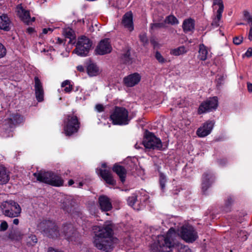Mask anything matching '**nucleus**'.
Masks as SVG:
<instances>
[{"label": "nucleus", "instance_id": "28", "mask_svg": "<svg viewBox=\"0 0 252 252\" xmlns=\"http://www.w3.org/2000/svg\"><path fill=\"white\" fill-rule=\"evenodd\" d=\"M223 11H216L214 12L212 18V26L217 27L220 25V22L222 17V13Z\"/></svg>", "mask_w": 252, "mask_h": 252}, {"label": "nucleus", "instance_id": "22", "mask_svg": "<svg viewBox=\"0 0 252 252\" xmlns=\"http://www.w3.org/2000/svg\"><path fill=\"white\" fill-rule=\"evenodd\" d=\"M122 24L127 30L131 32L134 27L132 20V14L131 12L126 13L123 17Z\"/></svg>", "mask_w": 252, "mask_h": 252}, {"label": "nucleus", "instance_id": "48", "mask_svg": "<svg viewBox=\"0 0 252 252\" xmlns=\"http://www.w3.org/2000/svg\"><path fill=\"white\" fill-rule=\"evenodd\" d=\"M6 54V49L3 45L0 43V58L4 57Z\"/></svg>", "mask_w": 252, "mask_h": 252}, {"label": "nucleus", "instance_id": "40", "mask_svg": "<svg viewBox=\"0 0 252 252\" xmlns=\"http://www.w3.org/2000/svg\"><path fill=\"white\" fill-rule=\"evenodd\" d=\"M166 182V177L163 174H160L159 177V183L161 189L163 190L165 188V185Z\"/></svg>", "mask_w": 252, "mask_h": 252}, {"label": "nucleus", "instance_id": "41", "mask_svg": "<svg viewBox=\"0 0 252 252\" xmlns=\"http://www.w3.org/2000/svg\"><path fill=\"white\" fill-rule=\"evenodd\" d=\"M8 237L12 240H19L21 239V233L20 232H16L14 234L11 233L9 234Z\"/></svg>", "mask_w": 252, "mask_h": 252}, {"label": "nucleus", "instance_id": "8", "mask_svg": "<svg viewBox=\"0 0 252 252\" xmlns=\"http://www.w3.org/2000/svg\"><path fill=\"white\" fill-rule=\"evenodd\" d=\"M79 128V123L76 116L68 115L63 122V130L66 135H71L77 132Z\"/></svg>", "mask_w": 252, "mask_h": 252}, {"label": "nucleus", "instance_id": "53", "mask_svg": "<svg viewBox=\"0 0 252 252\" xmlns=\"http://www.w3.org/2000/svg\"><path fill=\"white\" fill-rule=\"evenodd\" d=\"M248 39L251 41L252 40V24H251V28L248 34Z\"/></svg>", "mask_w": 252, "mask_h": 252}, {"label": "nucleus", "instance_id": "18", "mask_svg": "<svg viewBox=\"0 0 252 252\" xmlns=\"http://www.w3.org/2000/svg\"><path fill=\"white\" fill-rule=\"evenodd\" d=\"M98 204L102 211L107 212L112 208L110 199L105 195H101L99 197Z\"/></svg>", "mask_w": 252, "mask_h": 252}, {"label": "nucleus", "instance_id": "45", "mask_svg": "<svg viewBox=\"0 0 252 252\" xmlns=\"http://www.w3.org/2000/svg\"><path fill=\"white\" fill-rule=\"evenodd\" d=\"M165 23H154L151 25V29H155L157 28H161L165 27Z\"/></svg>", "mask_w": 252, "mask_h": 252}, {"label": "nucleus", "instance_id": "36", "mask_svg": "<svg viewBox=\"0 0 252 252\" xmlns=\"http://www.w3.org/2000/svg\"><path fill=\"white\" fill-rule=\"evenodd\" d=\"M130 52L129 50H127L126 53H125L122 58V59L124 63L129 64L131 63V60L130 57Z\"/></svg>", "mask_w": 252, "mask_h": 252}, {"label": "nucleus", "instance_id": "3", "mask_svg": "<svg viewBox=\"0 0 252 252\" xmlns=\"http://www.w3.org/2000/svg\"><path fill=\"white\" fill-rule=\"evenodd\" d=\"M36 180L53 186L60 187L63 186V180L58 174L50 171H37L33 174Z\"/></svg>", "mask_w": 252, "mask_h": 252}, {"label": "nucleus", "instance_id": "27", "mask_svg": "<svg viewBox=\"0 0 252 252\" xmlns=\"http://www.w3.org/2000/svg\"><path fill=\"white\" fill-rule=\"evenodd\" d=\"M182 27L185 32L192 31L194 29V21L191 18L186 19L184 21Z\"/></svg>", "mask_w": 252, "mask_h": 252}, {"label": "nucleus", "instance_id": "33", "mask_svg": "<svg viewBox=\"0 0 252 252\" xmlns=\"http://www.w3.org/2000/svg\"><path fill=\"white\" fill-rule=\"evenodd\" d=\"M164 23H167L171 25H177L179 24V21L174 16L169 15L166 18Z\"/></svg>", "mask_w": 252, "mask_h": 252}, {"label": "nucleus", "instance_id": "55", "mask_svg": "<svg viewBox=\"0 0 252 252\" xmlns=\"http://www.w3.org/2000/svg\"><path fill=\"white\" fill-rule=\"evenodd\" d=\"M48 252H63L61 251L58 250L54 249L52 248H50L48 249Z\"/></svg>", "mask_w": 252, "mask_h": 252}, {"label": "nucleus", "instance_id": "17", "mask_svg": "<svg viewBox=\"0 0 252 252\" xmlns=\"http://www.w3.org/2000/svg\"><path fill=\"white\" fill-rule=\"evenodd\" d=\"M101 166L102 168L104 169H100L98 170L99 173L101 177L107 184L112 185H115L116 182L113 179L109 170L107 169L106 164L105 163H103Z\"/></svg>", "mask_w": 252, "mask_h": 252}, {"label": "nucleus", "instance_id": "61", "mask_svg": "<svg viewBox=\"0 0 252 252\" xmlns=\"http://www.w3.org/2000/svg\"><path fill=\"white\" fill-rule=\"evenodd\" d=\"M134 146L136 149H139L140 148L139 145H138V143L135 144Z\"/></svg>", "mask_w": 252, "mask_h": 252}, {"label": "nucleus", "instance_id": "9", "mask_svg": "<svg viewBox=\"0 0 252 252\" xmlns=\"http://www.w3.org/2000/svg\"><path fill=\"white\" fill-rule=\"evenodd\" d=\"M148 199V196L146 191L142 190L140 193V196L135 194H133L131 196H129L127 199V203L134 210H139L144 206V203Z\"/></svg>", "mask_w": 252, "mask_h": 252}, {"label": "nucleus", "instance_id": "21", "mask_svg": "<svg viewBox=\"0 0 252 252\" xmlns=\"http://www.w3.org/2000/svg\"><path fill=\"white\" fill-rule=\"evenodd\" d=\"M35 94L37 100L38 101H42L44 98V90L42 85L38 77L34 78Z\"/></svg>", "mask_w": 252, "mask_h": 252}, {"label": "nucleus", "instance_id": "60", "mask_svg": "<svg viewBox=\"0 0 252 252\" xmlns=\"http://www.w3.org/2000/svg\"><path fill=\"white\" fill-rule=\"evenodd\" d=\"M68 185L69 186H71V185H72L74 184V181L72 180H70L68 181Z\"/></svg>", "mask_w": 252, "mask_h": 252}, {"label": "nucleus", "instance_id": "57", "mask_svg": "<svg viewBox=\"0 0 252 252\" xmlns=\"http://www.w3.org/2000/svg\"><path fill=\"white\" fill-rule=\"evenodd\" d=\"M77 68L78 69V70L82 72V71H84V67L82 65H78L77 67Z\"/></svg>", "mask_w": 252, "mask_h": 252}, {"label": "nucleus", "instance_id": "34", "mask_svg": "<svg viewBox=\"0 0 252 252\" xmlns=\"http://www.w3.org/2000/svg\"><path fill=\"white\" fill-rule=\"evenodd\" d=\"M62 87L64 88V91L65 93H69L72 89V86L70 84V82L68 80H65L62 84Z\"/></svg>", "mask_w": 252, "mask_h": 252}, {"label": "nucleus", "instance_id": "59", "mask_svg": "<svg viewBox=\"0 0 252 252\" xmlns=\"http://www.w3.org/2000/svg\"><path fill=\"white\" fill-rule=\"evenodd\" d=\"M27 30L28 32L29 33H32L33 31V29L32 28H29Z\"/></svg>", "mask_w": 252, "mask_h": 252}, {"label": "nucleus", "instance_id": "26", "mask_svg": "<svg viewBox=\"0 0 252 252\" xmlns=\"http://www.w3.org/2000/svg\"><path fill=\"white\" fill-rule=\"evenodd\" d=\"M213 181L214 178L211 175L208 174H204L203 177L202 184V189L203 191H206Z\"/></svg>", "mask_w": 252, "mask_h": 252}, {"label": "nucleus", "instance_id": "31", "mask_svg": "<svg viewBox=\"0 0 252 252\" xmlns=\"http://www.w3.org/2000/svg\"><path fill=\"white\" fill-rule=\"evenodd\" d=\"M187 52V50L185 46H182L176 48L172 49L170 53L172 55L178 56L183 55Z\"/></svg>", "mask_w": 252, "mask_h": 252}, {"label": "nucleus", "instance_id": "32", "mask_svg": "<svg viewBox=\"0 0 252 252\" xmlns=\"http://www.w3.org/2000/svg\"><path fill=\"white\" fill-rule=\"evenodd\" d=\"M63 34L65 37L69 39V43H71L75 38L74 31L70 28H66L63 30Z\"/></svg>", "mask_w": 252, "mask_h": 252}, {"label": "nucleus", "instance_id": "23", "mask_svg": "<svg viewBox=\"0 0 252 252\" xmlns=\"http://www.w3.org/2000/svg\"><path fill=\"white\" fill-rule=\"evenodd\" d=\"M11 22L8 17L5 14L0 16V29L9 31L11 29Z\"/></svg>", "mask_w": 252, "mask_h": 252}, {"label": "nucleus", "instance_id": "19", "mask_svg": "<svg viewBox=\"0 0 252 252\" xmlns=\"http://www.w3.org/2000/svg\"><path fill=\"white\" fill-rule=\"evenodd\" d=\"M17 12L21 19L27 24L35 20L34 17L31 18L29 11L24 9L21 5L17 7Z\"/></svg>", "mask_w": 252, "mask_h": 252}, {"label": "nucleus", "instance_id": "58", "mask_svg": "<svg viewBox=\"0 0 252 252\" xmlns=\"http://www.w3.org/2000/svg\"><path fill=\"white\" fill-rule=\"evenodd\" d=\"M19 220L18 219H15L13 220V224L15 225H18L19 224Z\"/></svg>", "mask_w": 252, "mask_h": 252}, {"label": "nucleus", "instance_id": "43", "mask_svg": "<svg viewBox=\"0 0 252 252\" xmlns=\"http://www.w3.org/2000/svg\"><path fill=\"white\" fill-rule=\"evenodd\" d=\"M8 225L7 222L5 220L1 221L0 224V231L3 232L7 230L8 228Z\"/></svg>", "mask_w": 252, "mask_h": 252}, {"label": "nucleus", "instance_id": "24", "mask_svg": "<svg viewBox=\"0 0 252 252\" xmlns=\"http://www.w3.org/2000/svg\"><path fill=\"white\" fill-rule=\"evenodd\" d=\"M113 170L118 175L121 182L124 183L126 180V169L122 166L115 165L113 168Z\"/></svg>", "mask_w": 252, "mask_h": 252}, {"label": "nucleus", "instance_id": "1", "mask_svg": "<svg viewBox=\"0 0 252 252\" xmlns=\"http://www.w3.org/2000/svg\"><path fill=\"white\" fill-rule=\"evenodd\" d=\"M95 236L94 240L95 246L99 250L109 252L112 250L118 239L112 236V229L109 222H106L103 226H94L93 228Z\"/></svg>", "mask_w": 252, "mask_h": 252}, {"label": "nucleus", "instance_id": "29", "mask_svg": "<svg viewBox=\"0 0 252 252\" xmlns=\"http://www.w3.org/2000/svg\"><path fill=\"white\" fill-rule=\"evenodd\" d=\"M208 56V51L206 47L204 44H201L199 46L198 57L200 60L205 61Z\"/></svg>", "mask_w": 252, "mask_h": 252}, {"label": "nucleus", "instance_id": "42", "mask_svg": "<svg viewBox=\"0 0 252 252\" xmlns=\"http://www.w3.org/2000/svg\"><path fill=\"white\" fill-rule=\"evenodd\" d=\"M139 38L141 42L144 45L147 44L148 42V40L147 36L145 33H142L139 35Z\"/></svg>", "mask_w": 252, "mask_h": 252}, {"label": "nucleus", "instance_id": "52", "mask_svg": "<svg viewBox=\"0 0 252 252\" xmlns=\"http://www.w3.org/2000/svg\"><path fill=\"white\" fill-rule=\"evenodd\" d=\"M95 109L99 112H102L104 110L103 106L101 104H97L95 106Z\"/></svg>", "mask_w": 252, "mask_h": 252}, {"label": "nucleus", "instance_id": "35", "mask_svg": "<svg viewBox=\"0 0 252 252\" xmlns=\"http://www.w3.org/2000/svg\"><path fill=\"white\" fill-rule=\"evenodd\" d=\"M26 242L28 245L30 246H33L37 243V239L35 235L31 234L27 238Z\"/></svg>", "mask_w": 252, "mask_h": 252}, {"label": "nucleus", "instance_id": "44", "mask_svg": "<svg viewBox=\"0 0 252 252\" xmlns=\"http://www.w3.org/2000/svg\"><path fill=\"white\" fill-rule=\"evenodd\" d=\"M243 40V37L241 35L236 36L233 38V43L236 45L240 44Z\"/></svg>", "mask_w": 252, "mask_h": 252}, {"label": "nucleus", "instance_id": "11", "mask_svg": "<svg viewBox=\"0 0 252 252\" xmlns=\"http://www.w3.org/2000/svg\"><path fill=\"white\" fill-rule=\"evenodd\" d=\"M142 144L147 149H162V145L160 140L152 134L145 137Z\"/></svg>", "mask_w": 252, "mask_h": 252}, {"label": "nucleus", "instance_id": "20", "mask_svg": "<svg viewBox=\"0 0 252 252\" xmlns=\"http://www.w3.org/2000/svg\"><path fill=\"white\" fill-rule=\"evenodd\" d=\"M140 80V75L137 73H134L125 77L124 82L127 87H131L137 84Z\"/></svg>", "mask_w": 252, "mask_h": 252}, {"label": "nucleus", "instance_id": "14", "mask_svg": "<svg viewBox=\"0 0 252 252\" xmlns=\"http://www.w3.org/2000/svg\"><path fill=\"white\" fill-rule=\"evenodd\" d=\"M112 48L108 38L101 40L97 46L95 51L98 55H104L111 52Z\"/></svg>", "mask_w": 252, "mask_h": 252}, {"label": "nucleus", "instance_id": "15", "mask_svg": "<svg viewBox=\"0 0 252 252\" xmlns=\"http://www.w3.org/2000/svg\"><path fill=\"white\" fill-rule=\"evenodd\" d=\"M214 125V123L212 121H208L200 127L196 131L197 135L200 137H204L209 135Z\"/></svg>", "mask_w": 252, "mask_h": 252}, {"label": "nucleus", "instance_id": "13", "mask_svg": "<svg viewBox=\"0 0 252 252\" xmlns=\"http://www.w3.org/2000/svg\"><path fill=\"white\" fill-rule=\"evenodd\" d=\"M23 121V117L17 113H11L8 112L4 118V122L5 125H8L12 127L16 124H20Z\"/></svg>", "mask_w": 252, "mask_h": 252}, {"label": "nucleus", "instance_id": "7", "mask_svg": "<svg viewBox=\"0 0 252 252\" xmlns=\"http://www.w3.org/2000/svg\"><path fill=\"white\" fill-rule=\"evenodd\" d=\"M92 41L85 36H81L78 38L76 48L73 52L81 57H85L88 53L92 46Z\"/></svg>", "mask_w": 252, "mask_h": 252}, {"label": "nucleus", "instance_id": "37", "mask_svg": "<svg viewBox=\"0 0 252 252\" xmlns=\"http://www.w3.org/2000/svg\"><path fill=\"white\" fill-rule=\"evenodd\" d=\"M239 241L243 242L246 241L248 238L247 233L244 231H240L237 234Z\"/></svg>", "mask_w": 252, "mask_h": 252}, {"label": "nucleus", "instance_id": "39", "mask_svg": "<svg viewBox=\"0 0 252 252\" xmlns=\"http://www.w3.org/2000/svg\"><path fill=\"white\" fill-rule=\"evenodd\" d=\"M155 57L158 62L161 63H165L166 62V60L163 58L159 52L156 53Z\"/></svg>", "mask_w": 252, "mask_h": 252}, {"label": "nucleus", "instance_id": "4", "mask_svg": "<svg viewBox=\"0 0 252 252\" xmlns=\"http://www.w3.org/2000/svg\"><path fill=\"white\" fill-rule=\"evenodd\" d=\"M176 232L171 228L165 235H159L157 237L158 250L162 252H170L174 246V238Z\"/></svg>", "mask_w": 252, "mask_h": 252}, {"label": "nucleus", "instance_id": "50", "mask_svg": "<svg viewBox=\"0 0 252 252\" xmlns=\"http://www.w3.org/2000/svg\"><path fill=\"white\" fill-rule=\"evenodd\" d=\"M246 57L250 58L252 56V47L249 48L244 55Z\"/></svg>", "mask_w": 252, "mask_h": 252}, {"label": "nucleus", "instance_id": "38", "mask_svg": "<svg viewBox=\"0 0 252 252\" xmlns=\"http://www.w3.org/2000/svg\"><path fill=\"white\" fill-rule=\"evenodd\" d=\"M213 5H218L219 8L217 10V11H223L224 9V6L223 2L221 0H214Z\"/></svg>", "mask_w": 252, "mask_h": 252}, {"label": "nucleus", "instance_id": "25", "mask_svg": "<svg viewBox=\"0 0 252 252\" xmlns=\"http://www.w3.org/2000/svg\"><path fill=\"white\" fill-rule=\"evenodd\" d=\"M9 174L6 168L0 166V185L6 184L9 180Z\"/></svg>", "mask_w": 252, "mask_h": 252}, {"label": "nucleus", "instance_id": "51", "mask_svg": "<svg viewBox=\"0 0 252 252\" xmlns=\"http://www.w3.org/2000/svg\"><path fill=\"white\" fill-rule=\"evenodd\" d=\"M52 32H53V30H52V29H51L50 28H44L42 30V34H45L48 33V32L51 33Z\"/></svg>", "mask_w": 252, "mask_h": 252}, {"label": "nucleus", "instance_id": "12", "mask_svg": "<svg viewBox=\"0 0 252 252\" xmlns=\"http://www.w3.org/2000/svg\"><path fill=\"white\" fill-rule=\"evenodd\" d=\"M218 98L215 96L211 97L200 105L198 110V113L201 114L216 109L218 107Z\"/></svg>", "mask_w": 252, "mask_h": 252}, {"label": "nucleus", "instance_id": "49", "mask_svg": "<svg viewBox=\"0 0 252 252\" xmlns=\"http://www.w3.org/2000/svg\"><path fill=\"white\" fill-rule=\"evenodd\" d=\"M244 16L248 22L252 24V17L251 16L250 13L246 11L245 12Z\"/></svg>", "mask_w": 252, "mask_h": 252}, {"label": "nucleus", "instance_id": "10", "mask_svg": "<svg viewBox=\"0 0 252 252\" xmlns=\"http://www.w3.org/2000/svg\"><path fill=\"white\" fill-rule=\"evenodd\" d=\"M178 234L187 242H193L197 238V232L191 225H184L178 230Z\"/></svg>", "mask_w": 252, "mask_h": 252}, {"label": "nucleus", "instance_id": "62", "mask_svg": "<svg viewBox=\"0 0 252 252\" xmlns=\"http://www.w3.org/2000/svg\"><path fill=\"white\" fill-rule=\"evenodd\" d=\"M82 185H83V184H82V183H79V186H80V187L82 186Z\"/></svg>", "mask_w": 252, "mask_h": 252}, {"label": "nucleus", "instance_id": "6", "mask_svg": "<svg viewBox=\"0 0 252 252\" xmlns=\"http://www.w3.org/2000/svg\"><path fill=\"white\" fill-rule=\"evenodd\" d=\"M112 123L115 125H126L130 121L128 111L124 107H115L110 117Z\"/></svg>", "mask_w": 252, "mask_h": 252}, {"label": "nucleus", "instance_id": "30", "mask_svg": "<svg viewBox=\"0 0 252 252\" xmlns=\"http://www.w3.org/2000/svg\"><path fill=\"white\" fill-rule=\"evenodd\" d=\"M99 69L95 64L90 63L87 67V72L91 76H96L98 74Z\"/></svg>", "mask_w": 252, "mask_h": 252}, {"label": "nucleus", "instance_id": "47", "mask_svg": "<svg viewBox=\"0 0 252 252\" xmlns=\"http://www.w3.org/2000/svg\"><path fill=\"white\" fill-rule=\"evenodd\" d=\"M233 199L231 197H228L227 198V200L225 201V206L226 208V211H228V210H229L228 207L229 206H230L231 205V204L233 203Z\"/></svg>", "mask_w": 252, "mask_h": 252}, {"label": "nucleus", "instance_id": "5", "mask_svg": "<svg viewBox=\"0 0 252 252\" xmlns=\"http://www.w3.org/2000/svg\"><path fill=\"white\" fill-rule=\"evenodd\" d=\"M2 214L9 218H16L20 216L22 209L19 204L12 200L4 201L0 206Z\"/></svg>", "mask_w": 252, "mask_h": 252}, {"label": "nucleus", "instance_id": "56", "mask_svg": "<svg viewBox=\"0 0 252 252\" xmlns=\"http://www.w3.org/2000/svg\"><path fill=\"white\" fill-rule=\"evenodd\" d=\"M57 40L56 42L59 44H61L63 43V41L62 39H60V38H57L56 39Z\"/></svg>", "mask_w": 252, "mask_h": 252}, {"label": "nucleus", "instance_id": "54", "mask_svg": "<svg viewBox=\"0 0 252 252\" xmlns=\"http://www.w3.org/2000/svg\"><path fill=\"white\" fill-rule=\"evenodd\" d=\"M247 88H248V91L250 93H252V84L251 83H247Z\"/></svg>", "mask_w": 252, "mask_h": 252}, {"label": "nucleus", "instance_id": "2", "mask_svg": "<svg viewBox=\"0 0 252 252\" xmlns=\"http://www.w3.org/2000/svg\"><path fill=\"white\" fill-rule=\"evenodd\" d=\"M38 228L45 235L52 238L61 236L64 237L68 241H73V237L76 235L74 227L71 224L63 225L61 233L59 232L55 223L49 220H45L40 222Z\"/></svg>", "mask_w": 252, "mask_h": 252}, {"label": "nucleus", "instance_id": "16", "mask_svg": "<svg viewBox=\"0 0 252 252\" xmlns=\"http://www.w3.org/2000/svg\"><path fill=\"white\" fill-rule=\"evenodd\" d=\"M76 204V200L72 196H66L63 200L61 207L65 211L70 213Z\"/></svg>", "mask_w": 252, "mask_h": 252}, {"label": "nucleus", "instance_id": "46", "mask_svg": "<svg viewBox=\"0 0 252 252\" xmlns=\"http://www.w3.org/2000/svg\"><path fill=\"white\" fill-rule=\"evenodd\" d=\"M179 252H192L191 250L187 246L181 245L179 246Z\"/></svg>", "mask_w": 252, "mask_h": 252}]
</instances>
